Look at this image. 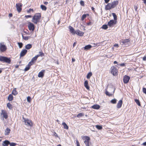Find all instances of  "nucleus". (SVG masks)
I'll use <instances>...</instances> for the list:
<instances>
[{
  "mask_svg": "<svg viewBox=\"0 0 146 146\" xmlns=\"http://www.w3.org/2000/svg\"><path fill=\"white\" fill-rule=\"evenodd\" d=\"M9 16L10 17H11L12 16V14L10 13L9 14Z\"/></svg>",
  "mask_w": 146,
  "mask_h": 146,
  "instance_id": "obj_61",
  "label": "nucleus"
},
{
  "mask_svg": "<svg viewBox=\"0 0 146 146\" xmlns=\"http://www.w3.org/2000/svg\"><path fill=\"white\" fill-rule=\"evenodd\" d=\"M130 77L127 75H125L123 78V81L124 83L127 84L128 83L130 80Z\"/></svg>",
  "mask_w": 146,
  "mask_h": 146,
  "instance_id": "obj_12",
  "label": "nucleus"
},
{
  "mask_svg": "<svg viewBox=\"0 0 146 146\" xmlns=\"http://www.w3.org/2000/svg\"><path fill=\"white\" fill-rule=\"evenodd\" d=\"M40 8L42 10L44 11L46 10L47 9L46 7L43 5H40Z\"/></svg>",
  "mask_w": 146,
  "mask_h": 146,
  "instance_id": "obj_32",
  "label": "nucleus"
},
{
  "mask_svg": "<svg viewBox=\"0 0 146 146\" xmlns=\"http://www.w3.org/2000/svg\"><path fill=\"white\" fill-rule=\"evenodd\" d=\"M76 143L77 146H80L78 140H76Z\"/></svg>",
  "mask_w": 146,
  "mask_h": 146,
  "instance_id": "obj_50",
  "label": "nucleus"
},
{
  "mask_svg": "<svg viewBox=\"0 0 146 146\" xmlns=\"http://www.w3.org/2000/svg\"><path fill=\"white\" fill-rule=\"evenodd\" d=\"M1 115H3V117L6 119L8 117V115L6 111L3 110H1Z\"/></svg>",
  "mask_w": 146,
  "mask_h": 146,
  "instance_id": "obj_14",
  "label": "nucleus"
},
{
  "mask_svg": "<svg viewBox=\"0 0 146 146\" xmlns=\"http://www.w3.org/2000/svg\"><path fill=\"white\" fill-rule=\"evenodd\" d=\"M31 65H29V63L28 64L27 66H26L24 69V71H28L30 68V66Z\"/></svg>",
  "mask_w": 146,
  "mask_h": 146,
  "instance_id": "obj_31",
  "label": "nucleus"
},
{
  "mask_svg": "<svg viewBox=\"0 0 146 146\" xmlns=\"http://www.w3.org/2000/svg\"><path fill=\"white\" fill-rule=\"evenodd\" d=\"M27 100L28 102L30 103L31 102V98L30 96H28L27 98Z\"/></svg>",
  "mask_w": 146,
  "mask_h": 146,
  "instance_id": "obj_45",
  "label": "nucleus"
},
{
  "mask_svg": "<svg viewBox=\"0 0 146 146\" xmlns=\"http://www.w3.org/2000/svg\"><path fill=\"white\" fill-rule=\"evenodd\" d=\"M92 73L91 72H90L89 73L87 76V78L88 79H89L90 77L92 76Z\"/></svg>",
  "mask_w": 146,
  "mask_h": 146,
  "instance_id": "obj_41",
  "label": "nucleus"
},
{
  "mask_svg": "<svg viewBox=\"0 0 146 146\" xmlns=\"http://www.w3.org/2000/svg\"><path fill=\"white\" fill-rule=\"evenodd\" d=\"M96 127L99 130H101L102 129V126L97 125H96Z\"/></svg>",
  "mask_w": 146,
  "mask_h": 146,
  "instance_id": "obj_35",
  "label": "nucleus"
},
{
  "mask_svg": "<svg viewBox=\"0 0 146 146\" xmlns=\"http://www.w3.org/2000/svg\"><path fill=\"white\" fill-rule=\"evenodd\" d=\"M117 102V100L115 99L112 100L111 101V102L113 104H116Z\"/></svg>",
  "mask_w": 146,
  "mask_h": 146,
  "instance_id": "obj_37",
  "label": "nucleus"
},
{
  "mask_svg": "<svg viewBox=\"0 0 146 146\" xmlns=\"http://www.w3.org/2000/svg\"><path fill=\"white\" fill-rule=\"evenodd\" d=\"M84 140V143L86 146H89V141L90 140V138L88 136H84L83 138Z\"/></svg>",
  "mask_w": 146,
  "mask_h": 146,
  "instance_id": "obj_4",
  "label": "nucleus"
},
{
  "mask_svg": "<svg viewBox=\"0 0 146 146\" xmlns=\"http://www.w3.org/2000/svg\"><path fill=\"white\" fill-rule=\"evenodd\" d=\"M80 4L82 6H84V2L82 1H80Z\"/></svg>",
  "mask_w": 146,
  "mask_h": 146,
  "instance_id": "obj_49",
  "label": "nucleus"
},
{
  "mask_svg": "<svg viewBox=\"0 0 146 146\" xmlns=\"http://www.w3.org/2000/svg\"><path fill=\"white\" fill-rule=\"evenodd\" d=\"M111 73L114 76H115L117 74V70L114 66H112L111 68Z\"/></svg>",
  "mask_w": 146,
  "mask_h": 146,
  "instance_id": "obj_5",
  "label": "nucleus"
},
{
  "mask_svg": "<svg viewBox=\"0 0 146 146\" xmlns=\"http://www.w3.org/2000/svg\"><path fill=\"white\" fill-rule=\"evenodd\" d=\"M9 143L10 142L9 141L5 140L3 142L2 145L3 146H8Z\"/></svg>",
  "mask_w": 146,
  "mask_h": 146,
  "instance_id": "obj_20",
  "label": "nucleus"
},
{
  "mask_svg": "<svg viewBox=\"0 0 146 146\" xmlns=\"http://www.w3.org/2000/svg\"><path fill=\"white\" fill-rule=\"evenodd\" d=\"M44 70H42L38 74V77H42L44 76Z\"/></svg>",
  "mask_w": 146,
  "mask_h": 146,
  "instance_id": "obj_19",
  "label": "nucleus"
},
{
  "mask_svg": "<svg viewBox=\"0 0 146 146\" xmlns=\"http://www.w3.org/2000/svg\"><path fill=\"white\" fill-rule=\"evenodd\" d=\"M28 26L30 31H33L34 30L35 26L33 23L30 22H29Z\"/></svg>",
  "mask_w": 146,
  "mask_h": 146,
  "instance_id": "obj_6",
  "label": "nucleus"
},
{
  "mask_svg": "<svg viewBox=\"0 0 146 146\" xmlns=\"http://www.w3.org/2000/svg\"><path fill=\"white\" fill-rule=\"evenodd\" d=\"M13 99V96L10 94H9L8 97V100L9 101H11Z\"/></svg>",
  "mask_w": 146,
  "mask_h": 146,
  "instance_id": "obj_27",
  "label": "nucleus"
},
{
  "mask_svg": "<svg viewBox=\"0 0 146 146\" xmlns=\"http://www.w3.org/2000/svg\"><path fill=\"white\" fill-rule=\"evenodd\" d=\"M114 46L116 47L117 48L119 46L118 44H115L114 45Z\"/></svg>",
  "mask_w": 146,
  "mask_h": 146,
  "instance_id": "obj_52",
  "label": "nucleus"
},
{
  "mask_svg": "<svg viewBox=\"0 0 146 146\" xmlns=\"http://www.w3.org/2000/svg\"><path fill=\"white\" fill-rule=\"evenodd\" d=\"M0 61L4 62L10 63L11 62V60L10 58H8L6 57L0 56Z\"/></svg>",
  "mask_w": 146,
  "mask_h": 146,
  "instance_id": "obj_3",
  "label": "nucleus"
},
{
  "mask_svg": "<svg viewBox=\"0 0 146 146\" xmlns=\"http://www.w3.org/2000/svg\"><path fill=\"white\" fill-rule=\"evenodd\" d=\"M112 15L113 17L114 20L116 21V20H117V17L115 13H112Z\"/></svg>",
  "mask_w": 146,
  "mask_h": 146,
  "instance_id": "obj_39",
  "label": "nucleus"
},
{
  "mask_svg": "<svg viewBox=\"0 0 146 146\" xmlns=\"http://www.w3.org/2000/svg\"><path fill=\"white\" fill-rule=\"evenodd\" d=\"M7 107L10 109H11L12 108V105L9 103L7 104Z\"/></svg>",
  "mask_w": 146,
  "mask_h": 146,
  "instance_id": "obj_40",
  "label": "nucleus"
},
{
  "mask_svg": "<svg viewBox=\"0 0 146 146\" xmlns=\"http://www.w3.org/2000/svg\"><path fill=\"white\" fill-rule=\"evenodd\" d=\"M31 11L33 12V9H30L28 10L27 11V12L28 13H29Z\"/></svg>",
  "mask_w": 146,
  "mask_h": 146,
  "instance_id": "obj_47",
  "label": "nucleus"
},
{
  "mask_svg": "<svg viewBox=\"0 0 146 146\" xmlns=\"http://www.w3.org/2000/svg\"><path fill=\"white\" fill-rule=\"evenodd\" d=\"M113 7H115L118 3V2L117 1H114L111 3Z\"/></svg>",
  "mask_w": 146,
  "mask_h": 146,
  "instance_id": "obj_22",
  "label": "nucleus"
},
{
  "mask_svg": "<svg viewBox=\"0 0 146 146\" xmlns=\"http://www.w3.org/2000/svg\"><path fill=\"white\" fill-rule=\"evenodd\" d=\"M119 65L121 66H125V64L124 63H122L120 64Z\"/></svg>",
  "mask_w": 146,
  "mask_h": 146,
  "instance_id": "obj_57",
  "label": "nucleus"
},
{
  "mask_svg": "<svg viewBox=\"0 0 146 146\" xmlns=\"http://www.w3.org/2000/svg\"><path fill=\"white\" fill-rule=\"evenodd\" d=\"M79 35L80 36H82L83 35L84 33L79 30H76L75 31V34Z\"/></svg>",
  "mask_w": 146,
  "mask_h": 146,
  "instance_id": "obj_15",
  "label": "nucleus"
},
{
  "mask_svg": "<svg viewBox=\"0 0 146 146\" xmlns=\"http://www.w3.org/2000/svg\"><path fill=\"white\" fill-rule=\"evenodd\" d=\"M101 28L104 29H106L108 28V25H103Z\"/></svg>",
  "mask_w": 146,
  "mask_h": 146,
  "instance_id": "obj_38",
  "label": "nucleus"
},
{
  "mask_svg": "<svg viewBox=\"0 0 146 146\" xmlns=\"http://www.w3.org/2000/svg\"><path fill=\"white\" fill-rule=\"evenodd\" d=\"M32 47V45L30 44H28L27 45L25 46V48L29 49L31 48Z\"/></svg>",
  "mask_w": 146,
  "mask_h": 146,
  "instance_id": "obj_30",
  "label": "nucleus"
},
{
  "mask_svg": "<svg viewBox=\"0 0 146 146\" xmlns=\"http://www.w3.org/2000/svg\"><path fill=\"white\" fill-rule=\"evenodd\" d=\"M18 44L20 48H21L22 47L23 45V44L21 42H18Z\"/></svg>",
  "mask_w": 146,
  "mask_h": 146,
  "instance_id": "obj_44",
  "label": "nucleus"
},
{
  "mask_svg": "<svg viewBox=\"0 0 146 146\" xmlns=\"http://www.w3.org/2000/svg\"><path fill=\"white\" fill-rule=\"evenodd\" d=\"M143 92L146 94V88H143Z\"/></svg>",
  "mask_w": 146,
  "mask_h": 146,
  "instance_id": "obj_48",
  "label": "nucleus"
},
{
  "mask_svg": "<svg viewBox=\"0 0 146 146\" xmlns=\"http://www.w3.org/2000/svg\"><path fill=\"white\" fill-rule=\"evenodd\" d=\"M105 0V2L106 3H107L109 2V1L110 0Z\"/></svg>",
  "mask_w": 146,
  "mask_h": 146,
  "instance_id": "obj_56",
  "label": "nucleus"
},
{
  "mask_svg": "<svg viewBox=\"0 0 146 146\" xmlns=\"http://www.w3.org/2000/svg\"><path fill=\"white\" fill-rule=\"evenodd\" d=\"M129 41L128 39L121 40L120 41V43L122 45H126Z\"/></svg>",
  "mask_w": 146,
  "mask_h": 146,
  "instance_id": "obj_10",
  "label": "nucleus"
},
{
  "mask_svg": "<svg viewBox=\"0 0 146 146\" xmlns=\"http://www.w3.org/2000/svg\"><path fill=\"white\" fill-rule=\"evenodd\" d=\"M100 106L98 105H94L92 106V108L94 109L98 110L100 108Z\"/></svg>",
  "mask_w": 146,
  "mask_h": 146,
  "instance_id": "obj_23",
  "label": "nucleus"
},
{
  "mask_svg": "<svg viewBox=\"0 0 146 146\" xmlns=\"http://www.w3.org/2000/svg\"><path fill=\"white\" fill-rule=\"evenodd\" d=\"M143 60L144 61H145L146 60V56H144L143 58Z\"/></svg>",
  "mask_w": 146,
  "mask_h": 146,
  "instance_id": "obj_55",
  "label": "nucleus"
},
{
  "mask_svg": "<svg viewBox=\"0 0 146 146\" xmlns=\"http://www.w3.org/2000/svg\"><path fill=\"white\" fill-rule=\"evenodd\" d=\"M92 46L90 45H88L85 46L84 48V50H87L92 48Z\"/></svg>",
  "mask_w": 146,
  "mask_h": 146,
  "instance_id": "obj_24",
  "label": "nucleus"
},
{
  "mask_svg": "<svg viewBox=\"0 0 146 146\" xmlns=\"http://www.w3.org/2000/svg\"><path fill=\"white\" fill-rule=\"evenodd\" d=\"M88 14H84L82 15V20L83 21L84 19L87 16H88Z\"/></svg>",
  "mask_w": 146,
  "mask_h": 146,
  "instance_id": "obj_36",
  "label": "nucleus"
},
{
  "mask_svg": "<svg viewBox=\"0 0 146 146\" xmlns=\"http://www.w3.org/2000/svg\"><path fill=\"white\" fill-rule=\"evenodd\" d=\"M84 86L87 90H89L90 87L88 86V82L87 80H86L85 81Z\"/></svg>",
  "mask_w": 146,
  "mask_h": 146,
  "instance_id": "obj_21",
  "label": "nucleus"
},
{
  "mask_svg": "<svg viewBox=\"0 0 146 146\" xmlns=\"http://www.w3.org/2000/svg\"><path fill=\"white\" fill-rule=\"evenodd\" d=\"M62 125L63 126L64 129H68V127L67 124L65 122H63L62 123Z\"/></svg>",
  "mask_w": 146,
  "mask_h": 146,
  "instance_id": "obj_28",
  "label": "nucleus"
},
{
  "mask_svg": "<svg viewBox=\"0 0 146 146\" xmlns=\"http://www.w3.org/2000/svg\"><path fill=\"white\" fill-rule=\"evenodd\" d=\"M10 130L9 129L7 128L5 131V135H8L10 133Z\"/></svg>",
  "mask_w": 146,
  "mask_h": 146,
  "instance_id": "obj_26",
  "label": "nucleus"
},
{
  "mask_svg": "<svg viewBox=\"0 0 146 146\" xmlns=\"http://www.w3.org/2000/svg\"><path fill=\"white\" fill-rule=\"evenodd\" d=\"M143 1L144 3L145 4L146 3V0H142Z\"/></svg>",
  "mask_w": 146,
  "mask_h": 146,
  "instance_id": "obj_60",
  "label": "nucleus"
},
{
  "mask_svg": "<svg viewBox=\"0 0 146 146\" xmlns=\"http://www.w3.org/2000/svg\"><path fill=\"white\" fill-rule=\"evenodd\" d=\"M134 8L135 10V11H137V5H134Z\"/></svg>",
  "mask_w": 146,
  "mask_h": 146,
  "instance_id": "obj_51",
  "label": "nucleus"
},
{
  "mask_svg": "<svg viewBox=\"0 0 146 146\" xmlns=\"http://www.w3.org/2000/svg\"><path fill=\"white\" fill-rule=\"evenodd\" d=\"M6 47L3 43H1L0 44V50L2 52H3L6 50Z\"/></svg>",
  "mask_w": 146,
  "mask_h": 146,
  "instance_id": "obj_9",
  "label": "nucleus"
},
{
  "mask_svg": "<svg viewBox=\"0 0 146 146\" xmlns=\"http://www.w3.org/2000/svg\"><path fill=\"white\" fill-rule=\"evenodd\" d=\"M117 63V62L116 61H114V62L113 63L114 64H116Z\"/></svg>",
  "mask_w": 146,
  "mask_h": 146,
  "instance_id": "obj_62",
  "label": "nucleus"
},
{
  "mask_svg": "<svg viewBox=\"0 0 146 146\" xmlns=\"http://www.w3.org/2000/svg\"><path fill=\"white\" fill-rule=\"evenodd\" d=\"M135 102H136V103L139 106H140L141 104H140L139 101V100L137 99H135Z\"/></svg>",
  "mask_w": 146,
  "mask_h": 146,
  "instance_id": "obj_42",
  "label": "nucleus"
},
{
  "mask_svg": "<svg viewBox=\"0 0 146 146\" xmlns=\"http://www.w3.org/2000/svg\"><path fill=\"white\" fill-rule=\"evenodd\" d=\"M72 62H74L75 61V60L74 59L72 58Z\"/></svg>",
  "mask_w": 146,
  "mask_h": 146,
  "instance_id": "obj_63",
  "label": "nucleus"
},
{
  "mask_svg": "<svg viewBox=\"0 0 146 146\" xmlns=\"http://www.w3.org/2000/svg\"><path fill=\"white\" fill-rule=\"evenodd\" d=\"M122 101L121 100H120L118 102L117 105V108H120L122 105Z\"/></svg>",
  "mask_w": 146,
  "mask_h": 146,
  "instance_id": "obj_18",
  "label": "nucleus"
},
{
  "mask_svg": "<svg viewBox=\"0 0 146 146\" xmlns=\"http://www.w3.org/2000/svg\"><path fill=\"white\" fill-rule=\"evenodd\" d=\"M39 54L36 55V56H38V57L39 56H42L44 55V54L42 51L39 52Z\"/></svg>",
  "mask_w": 146,
  "mask_h": 146,
  "instance_id": "obj_34",
  "label": "nucleus"
},
{
  "mask_svg": "<svg viewBox=\"0 0 146 146\" xmlns=\"http://www.w3.org/2000/svg\"><path fill=\"white\" fill-rule=\"evenodd\" d=\"M116 23V21L113 20H111L109 21L108 23V26L110 27H113L115 25Z\"/></svg>",
  "mask_w": 146,
  "mask_h": 146,
  "instance_id": "obj_8",
  "label": "nucleus"
},
{
  "mask_svg": "<svg viewBox=\"0 0 146 146\" xmlns=\"http://www.w3.org/2000/svg\"><path fill=\"white\" fill-rule=\"evenodd\" d=\"M27 52V50L26 49L23 50L20 53V56L22 57L24 56L26 54Z\"/></svg>",
  "mask_w": 146,
  "mask_h": 146,
  "instance_id": "obj_16",
  "label": "nucleus"
},
{
  "mask_svg": "<svg viewBox=\"0 0 146 146\" xmlns=\"http://www.w3.org/2000/svg\"><path fill=\"white\" fill-rule=\"evenodd\" d=\"M113 8L111 3H108L106 5L105 9L106 10H109L110 9Z\"/></svg>",
  "mask_w": 146,
  "mask_h": 146,
  "instance_id": "obj_13",
  "label": "nucleus"
},
{
  "mask_svg": "<svg viewBox=\"0 0 146 146\" xmlns=\"http://www.w3.org/2000/svg\"><path fill=\"white\" fill-rule=\"evenodd\" d=\"M54 136H55V137H58V135L55 132H54Z\"/></svg>",
  "mask_w": 146,
  "mask_h": 146,
  "instance_id": "obj_53",
  "label": "nucleus"
},
{
  "mask_svg": "<svg viewBox=\"0 0 146 146\" xmlns=\"http://www.w3.org/2000/svg\"><path fill=\"white\" fill-rule=\"evenodd\" d=\"M22 37L23 39H24L25 40H27L31 38V37L30 36H23V35H22Z\"/></svg>",
  "mask_w": 146,
  "mask_h": 146,
  "instance_id": "obj_33",
  "label": "nucleus"
},
{
  "mask_svg": "<svg viewBox=\"0 0 146 146\" xmlns=\"http://www.w3.org/2000/svg\"><path fill=\"white\" fill-rule=\"evenodd\" d=\"M69 29H70V32L73 35L75 34V31L74 29L71 26L69 27Z\"/></svg>",
  "mask_w": 146,
  "mask_h": 146,
  "instance_id": "obj_17",
  "label": "nucleus"
},
{
  "mask_svg": "<svg viewBox=\"0 0 146 146\" xmlns=\"http://www.w3.org/2000/svg\"><path fill=\"white\" fill-rule=\"evenodd\" d=\"M142 145H144V146H146V141L143 143V144H142Z\"/></svg>",
  "mask_w": 146,
  "mask_h": 146,
  "instance_id": "obj_58",
  "label": "nucleus"
},
{
  "mask_svg": "<svg viewBox=\"0 0 146 146\" xmlns=\"http://www.w3.org/2000/svg\"><path fill=\"white\" fill-rule=\"evenodd\" d=\"M12 94L14 95H16L17 94L18 92H17L16 90V88H14L13 90Z\"/></svg>",
  "mask_w": 146,
  "mask_h": 146,
  "instance_id": "obj_29",
  "label": "nucleus"
},
{
  "mask_svg": "<svg viewBox=\"0 0 146 146\" xmlns=\"http://www.w3.org/2000/svg\"><path fill=\"white\" fill-rule=\"evenodd\" d=\"M84 115V114L82 113H79L77 115V117L78 118H80Z\"/></svg>",
  "mask_w": 146,
  "mask_h": 146,
  "instance_id": "obj_43",
  "label": "nucleus"
},
{
  "mask_svg": "<svg viewBox=\"0 0 146 146\" xmlns=\"http://www.w3.org/2000/svg\"><path fill=\"white\" fill-rule=\"evenodd\" d=\"M38 58V56H36L33 57L31 60V61L29 62V65H32L34 63L36 62Z\"/></svg>",
  "mask_w": 146,
  "mask_h": 146,
  "instance_id": "obj_7",
  "label": "nucleus"
},
{
  "mask_svg": "<svg viewBox=\"0 0 146 146\" xmlns=\"http://www.w3.org/2000/svg\"><path fill=\"white\" fill-rule=\"evenodd\" d=\"M32 17V16L31 15H26L25 16V17L26 18H29V17Z\"/></svg>",
  "mask_w": 146,
  "mask_h": 146,
  "instance_id": "obj_54",
  "label": "nucleus"
},
{
  "mask_svg": "<svg viewBox=\"0 0 146 146\" xmlns=\"http://www.w3.org/2000/svg\"><path fill=\"white\" fill-rule=\"evenodd\" d=\"M112 89L113 90V92L112 93H110L109 92H108L107 91H106V94L107 95H108V96H112V94L114 93V91H115V89L114 88H112Z\"/></svg>",
  "mask_w": 146,
  "mask_h": 146,
  "instance_id": "obj_25",
  "label": "nucleus"
},
{
  "mask_svg": "<svg viewBox=\"0 0 146 146\" xmlns=\"http://www.w3.org/2000/svg\"><path fill=\"white\" fill-rule=\"evenodd\" d=\"M48 3L47 2H44V4H45V5H46L47 4H48Z\"/></svg>",
  "mask_w": 146,
  "mask_h": 146,
  "instance_id": "obj_59",
  "label": "nucleus"
},
{
  "mask_svg": "<svg viewBox=\"0 0 146 146\" xmlns=\"http://www.w3.org/2000/svg\"><path fill=\"white\" fill-rule=\"evenodd\" d=\"M23 121L24 122L25 124L29 127H31L33 126V123L31 121L28 119H26L23 117Z\"/></svg>",
  "mask_w": 146,
  "mask_h": 146,
  "instance_id": "obj_2",
  "label": "nucleus"
},
{
  "mask_svg": "<svg viewBox=\"0 0 146 146\" xmlns=\"http://www.w3.org/2000/svg\"><path fill=\"white\" fill-rule=\"evenodd\" d=\"M22 6V5L21 3H18L16 4V6L17 9L18 11L19 12H20L21 10V7Z\"/></svg>",
  "mask_w": 146,
  "mask_h": 146,
  "instance_id": "obj_11",
  "label": "nucleus"
},
{
  "mask_svg": "<svg viewBox=\"0 0 146 146\" xmlns=\"http://www.w3.org/2000/svg\"><path fill=\"white\" fill-rule=\"evenodd\" d=\"M76 44V42L74 43V44H73V46L74 47L75 46V45Z\"/></svg>",
  "mask_w": 146,
  "mask_h": 146,
  "instance_id": "obj_64",
  "label": "nucleus"
},
{
  "mask_svg": "<svg viewBox=\"0 0 146 146\" xmlns=\"http://www.w3.org/2000/svg\"><path fill=\"white\" fill-rule=\"evenodd\" d=\"M41 17V15L40 13H36L33 16L32 21L34 23L37 24L39 22Z\"/></svg>",
  "mask_w": 146,
  "mask_h": 146,
  "instance_id": "obj_1",
  "label": "nucleus"
},
{
  "mask_svg": "<svg viewBox=\"0 0 146 146\" xmlns=\"http://www.w3.org/2000/svg\"><path fill=\"white\" fill-rule=\"evenodd\" d=\"M9 145L10 146H15L16 145V144L15 143H11L10 142Z\"/></svg>",
  "mask_w": 146,
  "mask_h": 146,
  "instance_id": "obj_46",
  "label": "nucleus"
}]
</instances>
